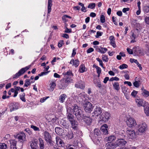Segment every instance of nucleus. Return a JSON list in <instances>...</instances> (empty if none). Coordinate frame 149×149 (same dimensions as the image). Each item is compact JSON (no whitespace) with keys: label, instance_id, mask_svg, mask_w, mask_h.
I'll return each instance as SVG.
<instances>
[{"label":"nucleus","instance_id":"5fc2aeb1","mask_svg":"<svg viewBox=\"0 0 149 149\" xmlns=\"http://www.w3.org/2000/svg\"><path fill=\"white\" fill-rule=\"evenodd\" d=\"M115 40L110 41V43L113 47L115 48L116 47L115 42Z\"/></svg>","mask_w":149,"mask_h":149},{"label":"nucleus","instance_id":"4c0bfd02","mask_svg":"<svg viewBox=\"0 0 149 149\" xmlns=\"http://www.w3.org/2000/svg\"><path fill=\"white\" fill-rule=\"evenodd\" d=\"M67 18H68L70 19H71V17L70 16L67 15H64L62 17L63 20L65 22H66L68 21V20L67 19Z\"/></svg>","mask_w":149,"mask_h":149},{"label":"nucleus","instance_id":"dca6fc26","mask_svg":"<svg viewBox=\"0 0 149 149\" xmlns=\"http://www.w3.org/2000/svg\"><path fill=\"white\" fill-rule=\"evenodd\" d=\"M101 108L98 106H96L95 108L93 113L96 116H98L102 112Z\"/></svg>","mask_w":149,"mask_h":149},{"label":"nucleus","instance_id":"72a5a7b5","mask_svg":"<svg viewBox=\"0 0 149 149\" xmlns=\"http://www.w3.org/2000/svg\"><path fill=\"white\" fill-rule=\"evenodd\" d=\"M63 74L64 76H67L70 77H72L73 76V74L72 72L70 71H67V72L65 73H63Z\"/></svg>","mask_w":149,"mask_h":149},{"label":"nucleus","instance_id":"13d9d810","mask_svg":"<svg viewBox=\"0 0 149 149\" xmlns=\"http://www.w3.org/2000/svg\"><path fill=\"white\" fill-rule=\"evenodd\" d=\"M110 81H113L114 80L118 81L119 80V79L118 77H112L109 79Z\"/></svg>","mask_w":149,"mask_h":149},{"label":"nucleus","instance_id":"7c9ffc66","mask_svg":"<svg viewBox=\"0 0 149 149\" xmlns=\"http://www.w3.org/2000/svg\"><path fill=\"white\" fill-rule=\"evenodd\" d=\"M107 144V145H109V146L112 149L116 148L117 146H118V145H117V143H116V142L115 143H108Z\"/></svg>","mask_w":149,"mask_h":149},{"label":"nucleus","instance_id":"ddd939ff","mask_svg":"<svg viewBox=\"0 0 149 149\" xmlns=\"http://www.w3.org/2000/svg\"><path fill=\"white\" fill-rule=\"evenodd\" d=\"M56 145L59 147H63L64 146V143L63 141L58 136L56 138Z\"/></svg>","mask_w":149,"mask_h":149},{"label":"nucleus","instance_id":"5701e85b","mask_svg":"<svg viewBox=\"0 0 149 149\" xmlns=\"http://www.w3.org/2000/svg\"><path fill=\"white\" fill-rule=\"evenodd\" d=\"M72 77L64 76V78L62 79L68 84L72 82L73 80L72 78Z\"/></svg>","mask_w":149,"mask_h":149},{"label":"nucleus","instance_id":"e2e57ef3","mask_svg":"<svg viewBox=\"0 0 149 149\" xmlns=\"http://www.w3.org/2000/svg\"><path fill=\"white\" fill-rule=\"evenodd\" d=\"M134 86L136 87H138L139 86V82L137 81H135L133 83Z\"/></svg>","mask_w":149,"mask_h":149},{"label":"nucleus","instance_id":"f704fd0d","mask_svg":"<svg viewBox=\"0 0 149 149\" xmlns=\"http://www.w3.org/2000/svg\"><path fill=\"white\" fill-rule=\"evenodd\" d=\"M142 90H143L142 94L144 96L147 97L149 96V91L146 89H142Z\"/></svg>","mask_w":149,"mask_h":149},{"label":"nucleus","instance_id":"393cba45","mask_svg":"<svg viewBox=\"0 0 149 149\" xmlns=\"http://www.w3.org/2000/svg\"><path fill=\"white\" fill-rule=\"evenodd\" d=\"M50 87L48 88V90L50 91H52L56 86V83L52 81L49 84Z\"/></svg>","mask_w":149,"mask_h":149},{"label":"nucleus","instance_id":"de8ad7c7","mask_svg":"<svg viewBox=\"0 0 149 149\" xmlns=\"http://www.w3.org/2000/svg\"><path fill=\"white\" fill-rule=\"evenodd\" d=\"M128 67V65L126 64H124L120 65L119 66V68L121 70H123L125 68H127Z\"/></svg>","mask_w":149,"mask_h":149},{"label":"nucleus","instance_id":"338daca9","mask_svg":"<svg viewBox=\"0 0 149 149\" xmlns=\"http://www.w3.org/2000/svg\"><path fill=\"white\" fill-rule=\"evenodd\" d=\"M145 21L148 24H149V17L146 16L145 17Z\"/></svg>","mask_w":149,"mask_h":149},{"label":"nucleus","instance_id":"c85d7f7f","mask_svg":"<svg viewBox=\"0 0 149 149\" xmlns=\"http://www.w3.org/2000/svg\"><path fill=\"white\" fill-rule=\"evenodd\" d=\"M18 108L17 104V103L14 104L13 103V104L10 107V110L11 112L17 109Z\"/></svg>","mask_w":149,"mask_h":149},{"label":"nucleus","instance_id":"8fccbe9b","mask_svg":"<svg viewBox=\"0 0 149 149\" xmlns=\"http://www.w3.org/2000/svg\"><path fill=\"white\" fill-rule=\"evenodd\" d=\"M95 4L94 3H91L89 4L88 6V8L91 9H93L95 8Z\"/></svg>","mask_w":149,"mask_h":149},{"label":"nucleus","instance_id":"4d7b16f0","mask_svg":"<svg viewBox=\"0 0 149 149\" xmlns=\"http://www.w3.org/2000/svg\"><path fill=\"white\" fill-rule=\"evenodd\" d=\"M31 128L33 129L34 131H39L40 129L39 128L36 127V126H34L33 125H31Z\"/></svg>","mask_w":149,"mask_h":149},{"label":"nucleus","instance_id":"79ce46f5","mask_svg":"<svg viewBox=\"0 0 149 149\" xmlns=\"http://www.w3.org/2000/svg\"><path fill=\"white\" fill-rule=\"evenodd\" d=\"M7 145L4 143H0V149H6Z\"/></svg>","mask_w":149,"mask_h":149},{"label":"nucleus","instance_id":"774afa93","mask_svg":"<svg viewBox=\"0 0 149 149\" xmlns=\"http://www.w3.org/2000/svg\"><path fill=\"white\" fill-rule=\"evenodd\" d=\"M137 93V92L134 90L131 93V95L134 97H135Z\"/></svg>","mask_w":149,"mask_h":149},{"label":"nucleus","instance_id":"423d86ee","mask_svg":"<svg viewBox=\"0 0 149 149\" xmlns=\"http://www.w3.org/2000/svg\"><path fill=\"white\" fill-rule=\"evenodd\" d=\"M126 122L127 125L129 127H133L136 125L135 120L132 117L127 118Z\"/></svg>","mask_w":149,"mask_h":149},{"label":"nucleus","instance_id":"6e6552de","mask_svg":"<svg viewBox=\"0 0 149 149\" xmlns=\"http://www.w3.org/2000/svg\"><path fill=\"white\" fill-rule=\"evenodd\" d=\"M147 126L144 122L141 123L139 125L138 131L139 132L143 133L146 130Z\"/></svg>","mask_w":149,"mask_h":149},{"label":"nucleus","instance_id":"6ab92c4d","mask_svg":"<svg viewBox=\"0 0 149 149\" xmlns=\"http://www.w3.org/2000/svg\"><path fill=\"white\" fill-rule=\"evenodd\" d=\"M17 138L21 142H24L26 141V135L24 133H22L17 135Z\"/></svg>","mask_w":149,"mask_h":149},{"label":"nucleus","instance_id":"9d476101","mask_svg":"<svg viewBox=\"0 0 149 149\" xmlns=\"http://www.w3.org/2000/svg\"><path fill=\"white\" fill-rule=\"evenodd\" d=\"M143 107H144L145 113L147 116H149V104L148 103L145 102Z\"/></svg>","mask_w":149,"mask_h":149},{"label":"nucleus","instance_id":"c9c22d12","mask_svg":"<svg viewBox=\"0 0 149 149\" xmlns=\"http://www.w3.org/2000/svg\"><path fill=\"white\" fill-rule=\"evenodd\" d=\"M113 86L114 89L117 90L118 91L120 89L119 85L118 82H115L113 84Z\"/></svg>","mask_w":149,"mask_h":149},{"label":"nucleus","instance_id":"412c9836","mask_svg":"<svg viewBox=\"0 0 149 149\" xmlns=\"http://www.w3.org/2000/svg\"><path fill=\"white\" fill-rule=\"evenodd\" d=\"M75 86L77 88L83 89L85 87V84L83 82L80 81L75 84Z\"/></svg>","mask_w":149,"mask_h":149},{"label":"nucleus","instance_id":"4468645a","mask_svg":"<svg viewBox=\"0 0 149 149\" xmlns=\"http://www.w3.org/2000/svg\"><path fill=\"white\" fill-rule=\"evenodd\" d=\"M116 143L118 146L121 147L125 146L127 142L123 139H119L116 141Z\"/></svg>","mask_w":149,"mask_h":149},{"label":"nucleus","instance_id":"2eb2a0df","mask_svg":"<svg viewBox=\"0 0 149 149\" xmlns=\"http://www.w3.org/2000/svg\"><path fill=\"white\" fill-rule=\"evenodd\" d=\"M68 84L62 79L60 81V84L58 85V88L60 89H64L67 87Z\"/></svg>","mask_w":149,"mask_h":149},{"label":"nucleus","instance_id":"0e129e2a","mask_svg":"<svg viewBox=\"0 0 149 149\" xmlns=\"http://www.w3.org/2000/svg\"><path fill=\"white\" fill-rule=\"evenodd\" d=\"M127 51L128 53L130 54H132L134 52H133V48L132 49L130 48H127Z\"/></svg>","mask_w":149,"mask_h":149},{"label":"nucleus","instance_id":"20e7f679","mask_svg":"<svg viewBox=\"0 0 149 149\" xmlns=\"http://www.w3.org/2000/svg\"><path fill=\"white\" fill-rule=\"evenodd\" d=\"M43 135L45 140L50 145H52L53 144V141L52 140V137L49 133L47 131H45L44 132Z\"/></svg>","mask_w":149,"mask_h":149},{"label":"nucleus","instance_id":"0eeeda50","mask_svg":"<svg viewBox=\"0 0 149 149\" xmlns=\"http://www.w3.org/2000/svg\"><path fill=\"white\" fill-rule=\"evenodd\" d=\"M72 109L70 107H68L67 109L66 116L67 119L70 122L74 120V118L73 116L71 113Z\"/></svg>","mask_w":149,"mask_h":149},{"label":"nucleus","instance_id":"3c124183","mask_svg":"<svg viewBox=\"0 0 149 149\" xmlns=\"http://www.w3.org/2000/svg\"><path fill=\"white\" fill-rule=\"evenodd\" d=\"M79 61L77 59L74 61L73 63V65L75 67H77L79 65Z\"/></svg>","mask_w":149,"mask_h":149},{"label":"nucleus","instance_id":"7ed1b4c3","mask_svg":"<svg viewBox=\"0 0 149 149\" xmlns=\"http://www.w3.org/2000/svg\"><path fill=\"white\" fill-rule=\"evenodd\" d=\"M84 109L86 112L90 113L92 111L93 109V107L91 103L87 102L84 104Z\"/></svg>","mask_w":149,"mask_h":149},{"label":"nucleus","instance_id":"c03bdc74","mask_svg":"<svg viewBox=\"0 0 149 149\" xmlns=\"http://www.w3.org/2000/svg\"><path fill=\"white\" fill-rule=\"evenodd\" d=\"M67 136L70 139H71L74 137L73 133L71 131L68 132Z\"/></svg>","mask_w":149,"mask_h":149},{"label":"nucleus","instance_id":"6e6d98bb","mask_svg":"<svg viewBox=\"0 0 149 149\" xmlns=\"http://www.w3.org/2000/svg\"><path fill=\"white\" fill-rule=\"evenodd\" d=\"M96 60L99 62L100 65L102 68H104L103 66V64L102 60L98 58H96Z\"/></svg>","mask_w":149,"mask_h":149},{"label":"nucleus","instance_id":"603ef678","mask_svg":"<svg viewBox=\"0 0 149 149\" xmlns=\"http://www.w3.org/2000/svg\"><path fill=\"white\" fill-rule=\"evenodd\" d=\"M102 58L103 61L106 62H107L109 60V58L108 56L106 55H103L102 56Z\"/></svg>","mask_w":149,"mask_h":149},{"label":"nucleus","instance_id":"052dcab7","mask_svg":"<svg viewBox=\"0 0 149 149\" xmlns=\"http://www.w3.org/2000/svg\"><path fill=\"white\" fill-rule=\"evenodd\" d=\"M49 97H45L42 98H41L40 99V101L41 103H43L44 102L45 100Z\"/></svg>","mask_w":149,"mask_h":149},{"label":"nucleus","instance_id":"49530a36","mask_svg":"<svg viewBox=\"0 0 149 149\" xmlns=\"http://www.w3.org/2000/svg\"><path fill=\"white\" fill-rule=\"evenodd\" d=\"M25 94L24 93H23L20 96V99L23 102H26V100L25 98Z\"/></svg>","mask_w":149,"mask_h":149},{"label":"nucleus","instance_id":"ea45409f","mask_svg":"<svg viewBox=\"0 0 149 149\" xmlns=\"http://www.w3.org/2000/svg\"><path fill=\"white\" fill-rule=\"evenodd\" d=\"M94 143L96 144H98L100 143V140L99 139V137H95L93 140Z\"/></svg>","mask_w":149,"mask_h":149},{"label":"nucleus","instance_id":"a878e982","mask_svg":"<svg viewBox=\"0 0 149 149\" xmlns=\"http://www.w3.org/2000/svg\"><path fill=\"white\" fill-rule=\"evenodd\" d=\"M136 102L137 103L138 107L143 106V105L144 103L142 99H136Z\"/></svg>","mask_w":149,"mask_h":149},{"label":"nucleus","instance_id":"f8f14e48","mask_svg":"<svg viewBox=\"0 0 149 149\" xmlns=\"http://www.w3.org/2000/svg\"><path fill=\"white\" fill-rule=\"evenodd\" d=\"M108 126L106 124L103 125L101 127L100 132L101 133L103 134H108Z\"/></svg>","mask_w":149,"mask_h":149},{"label":"nucleus","instance_id":"2f4dec72","mask_svg":"<svg viewBox=\"0 0 149 149\" xmlns=\"http://www.w3.org/2000/svg\"><path fill=\"white\" fill-rule=\"evenodd\" d=\"M86 71V68L85 66L83 64H81L79 67V72L82 73Z\"/></svg>","mask_w":149,"mask_h":149},{"label":"nucleus","instance_id":"58836bf2","mask_svg":"<svg viewBox=\"0 0 149 149\" xmlns=\"http://www.w3.org/2000/svg\"><path fill=\"white\" fill-rule=\"evenodd\" d=\"M99 52L102 54L105 53L107 50V49L106 48L100 47L99 49Z\"/></svg>","mask_w":149,"mask_h":149},{"label":"nucleus","instance_id":"473e14b6","mask_svg":"<svg viewBox=\"0 0 149 149\" xmlns=\"http://www.w3.org/2000/svg\"><path fill=\"white\" fill-rule=\"evenodd\" d=\"M62 125L64 128L66 129H68L69 128V125L65 120H63L62 122Z\"/></svg>","mask_w":149,"mask_h":149},{"label":"nucleus","instance_id":"4be33fe9","mask_svg":"<svg viewBox=\"0 0 149 149\" xmlns=\"http://www.w3.org/2000/svg\"><path fill=\"white\" fill-rule=\"evenodd\" d=\"M72 127L74 130H76L77 127V123L74 119L70 122Z\"/></svg>","mask_w":149,"mask_h":149},{"label":"nucleus","instance_id":"1a4fd4ad","mask_svg":"<svg viewBox=\"0 0 149 149\" xmlns=\"http://www.w3.org/2000/svg\"><path fill=\"white\" fill-rule=\"evenodd\" d=\"M133 52L135 55L141 56L143 55V52L139 49V47L133 48Z\"/></svg>","mask_w":149,"mask_h":149},{"label":"nucleus","instance_id":"69168bd1","mask_svg":"<svg viewBox=\"0 0 149 149\" xmlns=\"http://www.w3.org/2000/svg\"><path fill=\"white\" fill-rule=\"evenodd\" d=\"M63 44V40H61L59 41L58 43V46L59 48L61 47Z\"/></svg>","mask_w":149,"mask_h":149},{"label":"nucleus","instance_id":"c756f323","mask_svg":"<svg viewBox=\"0 0 149 149\" xmlns=\"http://www.w3.org/2000/svg\"><path fill=\"white\" fill-rule=\"evenodd\" d=\"M52 0H48V13H49L51 11V7L52 6Z\"/></svg>","mask_w":149,"mask_h":149},{"label":"nucleus","instance_id":"a19ab883","mask_svg":"<svg viewBox=\"0 0 149 149\" xmlns=\"http://www.w3.org/2000/svg\"><path fill=\"white\" fill-rule=\"evenodd\" d=\"M78 5L79 6H81L82 7L81 9V10L83 12H86V8L84 6V4L81 3L79 2L78 3Z\"/></svg>","mask_w":149,"mask_h":149},{"label":"nucleus","instance_id":"a211bd4d","mask_svg":"<svg viewBox=\"0 0 149 149\" xmlns=\"http://www.w3.org/2000/svg\"><path fill=\"white\" fill-rule=\"evenodd\" d=\"M38 141L36 140H34L33 141L30 142L29 144L30 145L31 149H38Z\"/></svg>","mask_w":149,"mask_h":149},{"label":"nucleus","instance_id":"e433bc0d","mask_svg":"<svg viewBox=\"0 0 149 149\" xmlns=\"http://www.w3.org/2000/svg\"><path fill=\"white\" fill-rule=\"evenodd\" d=\"M31 84V82L30 80L29 79H26L25 81L24 84V87H27L29 86Z\"/></svg>","mask_w":149,"mask_h":149},{"label":"nucleus","instance_id":"aec40b11","mask_svg":"<svg viewBox=\"0 0 149 149\" xmlns=\"http://www.w3.org/2000/svg\"><path fill=\"white\" fill-rule=\"evenodd\" d=\"M56 133L59 135H62L63 134L64 130L63 129L58 127H56L55 129Z\"/></svg>","mask_w":149,"mask_h":149},{"label":"nucleus","instance_id":"37998d69","mask_svg":"<svg viewBox=\"0 0 149 149\" xmlns=\"http://www.w3.org/2000/svg\"><path fill=\"white\" fill-rule=\"evenodd\" d=\"M94 134L95 135H96L97 136H98L100 134L101 132L99 129H95L94 130Z\"/></svg>","mask_w":149,"mask_h":149},{"label":"nucleus","instance_id":"9b49d317","mask_svg":"<svg viewBox=\"0 0 149 149\" xmlns=\"http://www.w3.org/2000/svg\"><path fill=\"white\" fill-rule=\"evenodd\" d=\"M126 134L129 139H132L134 138L135 136L134 131L132 130H127L126 131Z\"/></svg>","mask_w":149,"mask_h":149},{"label":"nucleus","instance_id":"cd10ccee","mask_svg":"<svg viewBox=\"0 0 149 149\" xmlns=\"http://www.w3.org/2000/svg\"><path fill=\"white\" fill-rule=\"evenodd\" d=\"M40 149H43L45 147L44 141L40 138L38 139Z\"/></svg>","mask_w":149,"mask_h":149},{"label":"nucleus","instance_id":"f3484780","mask_svg":"<svg viewBox=\"0 0 149 149\" xmlns=\"http://www.w3.org/2000/svg\"><path fill=\"white\" fill-rule=\"evenodd\" d=\"M84 121L88 125H90L92 122V119L89 116H84L82 118Z\"/></svg>","mask_w":149,"mask_h":149},{"label":"nucleus","instance_id":"f03ea898","mask_svg":"<svg viewBox=\"0 0 149 149\" xmlns=\"http://www.w3.org/2000/svg\"><path fill=\"white\" fill-rule=\"evenodd\" d=\"M31 65H29L28 66L23 68L20 69L19 72L14 75L13 77V79H16L19 77L21 75L23 74L26 71L28 70L30 67Z\"/></svg>","mask_w":149,"mask_h":149},{"label":"nucleus","instance_id":"680f3d73","mask_svg":"<svg viewBox=\"0 0 149 149\" xmlns=\"http://www.w3.org/2000/svg\"><path fill=\"white\" fill-rule=\"evenodd\" d=\"M103 34V33L99 31H97L96 33V35L95 37L97 38H98L99 36H101Z\"/></svg>","mask_w":149,"mask_h":149},{"label":"nucleus","instance_id":"f257e3e1","mask_svg":"<svg viewBox=\"0 0 149 149\" xmlns=\"http://www.w3.org/2000/svg\"><path fill=\"white\" fill-rule=\"evenodd\" d=\"M72 111L78 120L81 119L84 116L82 111L76 104L73 106Z\"/></svg>","mask_w":149,"mask_h":149},{"label":"nucleus","instance_id":"bb28decb","mask_svg":"<svg viewBox=\"0 0 149 149\" xmlns=\"http://www.w3.org/2000/svg\"><path fill=\"white\" fill-rule=\"evenodd\" d=\"M67 97V96L65 94H63L61 95L59 97L60 102L62 103H63Z\"/></svg>","mask_w":149,"mask_h":149},{"label":"nucleus","instance_id":"a18cd8bd","mask_svg":"<svg viewBox=\"0 0 149 149\" xmlns=\"http://www.w3.org/2000/svg\"><path fill=\"white\" fill-rule=\"evenodd\" d=\"M143 11L146 13L149 12V5L145 6L143 7Z\"/></svg>","mask_w":149,"mask_h":149},{"label":"nucleus","instance_id":"864d4df0","mask_svg":"<svg viewBox=\"0 0 149 149\" xmlns=\"http://www.w3.org/2000/svg\"><path fill=\"white\" fill-rule=\"evenodd\" d=\"M95 65V68L97 70V74L99 75H100V74L101 71V70L100 68L99 67H98V66H97L96 65Z\"/></svg>","mask_w":149,"mask_h":149},{"label":"nucleus","instance_id":"b1692460","mask_svg":"<svg viewBox=\"0 0 149 149\" xmlns=\"http://www.w3.org/2000/svg\"><path fill=\"white\" fill-rule=\"evenodd\" d=\"M116 137L114 136H111L108 137H106L105 139V141H108V143H111V142L115 140Z\"/></svg>","mask_w":149,"mask_h":149},{"label":"nucleus","instance_id":"bf43d9fd","mask_svg":"<svg viewBox=\"0 0 149 149\" xmlns=\"http://www.w3.org/2000/svg\"><path fill=\"white\" fill-rule=\"evenodd\" d=\"M100 20L101 22L102 23L105 22V17L103 15H102L101 16Z\"/></svg>","mask_w":149,"mask_h":149},{"label":"nucleus","instance_id":"09e8293b","mask_svg":"<svg viewBox=\"0 0 149 149\" xmlns=\"http://www.w3.org/2000/svg\"><path fill=\"white\" fill-rule=\"evenodd\" d=\"M10 146H16V141L15 140H10Z\"/></svg>","mask_w":149,"mask_h":149},{"label":"nucleus","instance_id":"39448f33","mask_svg":"<svg viewBox=\"0 0 149 149\" xmlns=\"http://www.w3.org/2000/svg\"><path fill=\"white\" fill-rule=\"evenodd\" d=\"M110 116V114L109 113L105 112H103L102 114L100 116V120L105 122L108 120Z\"/></svg>","mask_w":149,"mask_h":149}]
</instances>
